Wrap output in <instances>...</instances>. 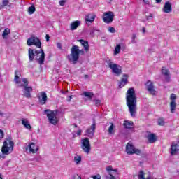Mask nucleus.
<instances>
[{
	"label": "nucleus",
	"instance_id": "f257e3e1",
	"mask_svg": "<svg viewBox=\"0 0 179 179\" xmlns=\"http://www.w3.org/2000/svg\"><path fill=\"white\" fill-rule=\"evenodd\" d=\"M126 102L131 117L136 115L137 99L134 87L129 88L126 93Z\"/></svg>",
	"mask_w": 179,
	"mask_h": 179
},
{
	"label": "nucleus",
	"instance_id": "f03ea898",
	"mask_svg": "<svg viewBox=\"0 0 179 179\" xmlns=\"http://www.w3.org/2000/svg\"><path fill=\"white\" fill-rule=\"evenodd\" d=\"M35 55L36 57L38 64L40 65H44V61H45V53H44V50L43 49L36 50L34 49L29 48L28 50L29 62H33V61H34Z\"/></svg>",
	"mask_w": 179,
	"mask_h": 179
},
{
	"label": "nucleus",
	"instance_id": "7ed1b4c3",
	"mask_svg": "<svg viewBox=\"0 0 179 179\" xmlns=\"http://www.w3.org/2000/svg\"><path fill=\"white\" fill-rule=\"evenodd\" d=\"M80 55H85V50L79 49V46L73 45L71 49V54L67 55V59L71 64H76L80 58Z\"/></svg>",
	"mask_w": 179,
	"mask_h": 179
},
{
	"label": "nucleus",
	"instance_id": "20e7f679",
	"mask_svg": "<svg viewBox=\"0 0 179 179\" xmlns=\"http://www.w3.org/2000/svg\"><path fill=\"white\" fill-rule=\"evenodd\" d=\"M13 146L15 143L12 141V138H6L1 147V152L4 155H10L13 152Z\"/></svg>",
	"mask_w": 179,
	"mask_h": 179
},
{
	"label": "nucleus",
	"instance_id": "39448f33",
	"mask_svg": "<svg viewBox=\"0 0 179 179\" xmlns=\"http://www.w3.org/2000/svg\"><path fill=\"white\" fill-rule=\"evenodd\" d=\"M45 114L47 115V118L52 125H57L58 124V118L57 117V113L50 109L45 110Z\"/></svg>",
	"mask_w": 179,
	"mask_h": 179
},
{
	"label": "nucleus",
	"instance_id": "423d86ee",
	"mask_svg": "<svg viewBox=\"0 0 179 179\" xmlns=\"http://www.w3.org/2000/svg\"><path fill=\"white\" fill-rule=\"evenodd\" d=\"M81 149L85 153L89 155L92 150V145H90V141L87 138L81 139Z\"/></svg>",
	"mask_w": 179,
	"mask_h": 179
},
{
	"label": "nucleus",
	"instance_id": "0eeeda50",
	"mask_svg": "<svg viewBox=\"0 0 179 179\" xmlns=\"http://www.w3.org/2000/svg\"><path fill=\"white\" fill-rule=\"evenodd\" d=\"M126 153L129 155H138V156H141L142 151L135 148V146H134L132 143H128L126 145Z\"/></svg>",
	"mask_w": 179,
	"mask_h": 179
},
{
	"label": "nucleus",
	"instance_id": "6e6552de",
	"mask_svg": "<svg viewBox=\"0 0 179 179\" xmlns=\"http://www.w3.org/2000/svg\"><path fill=\"white\" fill-rule=\"evenodd\" d=\"M108 67L112 70V72L115 73V75H117V76H120V75L122 73L121 66L117 64L110 62L108 63Z\"/></svg>",
	"mask_w": 179,
	"mask_h": 179
},
{
	"label": "nucleus",
	"instance_id": "1a4fd4ad",
	"mask_svg": "<svg viewBox=\"0 0 179 179\" xmlns=\"http://www.w3.org/2000/svg\"><path fill=\"white\" fill-rule=\"evenodd\" d=\"M27 45H36V47H38V48H41V41H40V39L38 38H36L34 36H31V38H29L27 41Z\"/></svg>",
	"mask_w": 179,
	"mask_h": 179
},
{
	"label": "nucleus",
	"instance_id": "9d476101",
	"mask_svg": "<svg viewBox=\"0 0 179 179\" xmlns=\"http://www.w3.org/2000/svg\"><path fill=\"white\" fill-rule=\"evenodd\" d=\"M145 87L148 92H149L150 94H152V96H156V90H155V85L153 84V82L148 80L145 83Z\"/></svg>",
	"mask_w": 179,
	"mask_h": 179
},
{
	"label": "nucleus",
	"instance_id": "9b49d317",
	"mask_svg": "<svg viewBox=\"0 0 179 179\" xmlns=\"http://www.w3.org/2000/svg\"><path fill=\"white\" fill-rule=\"evenodd\" d=\"M38 145L36 143H30L28 146L25 148V150H29V153H37L38 152Z\"/></svg>",
	"mask_w": 179,
	"mask_h": 179
},
{
	"label": "nucleus",
	"instance_id": "f8f14e48",
	"mask_svg": "<svg viewBox=\"0 0 179 179\" xmlns=\"http://www.w3.org/2000/svg\"><path fill=\"white\" fill-rule=\"evenodd\" d=\"M103 19V22L105 23H107L108 24L110 23H112L113 20H114V14L111 11L105 13Z\"/></svg>",
	"mask_w": 179,
	"mask_h": 179
},
{
	"label": "nucleus",
	"instance_id": "ddd939ff",
	"mask_svg": "<svg viewBox=\"0 0 179 179\" xmlns=\"http://www.w3.org/2000/svg\"><path fill=\"white\" fill-rule=\"evenodd\" d=\"M77 41L78 43H80L81 45L83 47L84 51H85V52H88L89 50H90V45H89V41H85L83 39H79V40H77Z\"/></svg>",
	"mask_w": 179,
	"mask_h": 179
},
{
	"label": "nucleus",
	"instance_id": "4468645a",
	"mask_svg": "<svg viewBox=\"0 0 179 179\" xmlns=\"http://www.w3.org/2000/svg\"><path fill=\"white\" fill-rule=\"evenodd\" d=\"M31 92H33V87H26L24 88V94L22 96L26 97L27 99H31Z\"/></svg>",
	"mask_w": 179,
	"mask_h": 179
},
{
	"label": "nucleus",
	"instance_id": "2eb2a0df",
	"mask_svg": "<svg viewBox=\"0 0 179 179\" xmlns=\"http://www.w3.org/2000/svg\"><path fill=\"white\" fill-rule=\"evenodd\" d=\"M173 11V8L171 7V3L170 1L165 2V4L163 8V12L164 13H170Z\"/></svg>",
	"mask_w": 179,
	"mask_h": 179
},
{
	"label": "nucleus",
	"instance_id": "dca6fc26",
	"mask_svg": "<svg viewBox=\"0 0 179 179\" xmlns=\"http://www.w3.org/2000/svg\"><path fill=\"white\" fill-rule=\"evenodd\" d=\"M38 99L41 104L43 106V104L47 103V93H45V92H41V96H38Z\"/></svg>",
	"mask_w": 179,
	"mask_h": 179
},
{
	"label": "nucleus",
	"instance_id": "f3484780",
	"mask_svg": "<svg viewBox=\"0 0 179 179\" xmlns=\"http://www.w3.org/2000/svg\"><path fill=\"white\" fill-rule=\"evenodd\" d=\"M106 171L108 173L110 177L108 179H115V176L113 175V171L117 173L118 171L117 169H113L111 165L106 167Z\"/></svg>",
	"mask_w": 179,
	"mask_h": 179
},
{
	"label": "nucleus",
	"instance_id": "a211bd4d",
	"mask_svg": "<svg viewBox=\"0 0 179 179\" xmlns=\"http://www.w3.org/2000/svg\"><path fill=\"white\" fill-rule=\"evenodd\" d=\"M128 83V74H124L123 78L121 79L120 82L119 83V87L122 89L125 85Z\"/></svg>",
	"mask_w": 179,
	"mask_h": 179
},
{
	"label": "nucleus",
	"instance_id": "6ab92c4d",
	"mask_svg": "<svg viewBox=\"0 0 179 179\" xmlns=\"http://www.w3.org/2000/svg\"><path fill=\"white\" fill-rule=\"evenodd\" d=\"M94 131H96V123H93L91 128L87 129L86 134L88 136H93L94 135Z\"/></svg>",
	"mask_w": 179,
	"mask_h": 179
},
{
	"label": "nucleus",
	"instance_id": "aec40b11",
	"mask_svg": "<svg viewBox=\"0 0 179 179\" xmlns=\"http://www.w3.org/2000/svg\"><path fill=\"white\" fill-rule=\"evenodd\" d=\"M94 19H96V15L88 14L85 17V22H87V24H89V23L92 24L93 23V22H94Z\"/></svg>",
	"mask_w": 179,
	"mask_h": 179
},
{
	"label": "nucleus",
	"instance_id": "412c9836",
	"mask_svg": "<svg viewBox=\"0 0 179 179\" xmlns=\"http://www.w3.org/2000/svg\"><path fill=\"white\" fill-rule=\"evenodd\" d=\"M80 26V21L76 20L73 22L70 25V30H76Z\"/></svg>",
	"mask_w": 179,
	"mask_h": 179
},
{
	"label": "nucleus",
	"instance_id": "4be33fe9",
	"mask_svg": "<svg viewBox=\"0 0 179 179\" xmlns=\"http://www.w3.org/2000/svg\"><path fill=\"white\" fill-rule=\"evenodd\" d=\"M149 143H155L157 141V136L155 134H151L148 136Z\"/></svg>",
	"mask_w": 179,
	"mask_h": 179
},
{
	"label": "nucleus",
	"instance_id": "5701e85b",
	"mask_svg": "<svg viewBox=\"0 0 179 179\" xmlns=\"http://www.w3.org/2000/svg\"><path fill=\"white\" fill-rule=\"evenodd\" d=\"M178 145L176 143H172L171 148V156H174L176 153H178V148H177Z\"/></svg>",
	"mask_w": 179,
	"mask_h": 179
},
{
	"label": "nucleus",
	"instance_id": "b1692460",
	"mask_svg": "<svg viewBox=\"0 0 179 179\" xmlns=\"http://www.w3.org/2000/svg\"><path fill=\"white\" fill-rule=\"evenodd\" d=\"M123 125L126 129H131V128L134 127V122L124 120Z\"/></svg>",
	"mask_w": 179,
	"mask_h": 179
},
{
	"label": "nucleus",
	"instance_id": "393cba45",
	"mask_svg": "<svg viewBox=\"0 0 179 179\" xmlns=\"http://www.w3.org/2000/svg\"><path fill=\"white\" fill-rule=\"evenodd\" d=\"M22 124L27 129H31V125H30V122L27 119L22 118L21 120Z\"/></svg>",
	"mask_w": 179,
	"mask_h": 179
},
{
	"label": "nucleus",
	"instance_id": "a878e982",
	"mask_svg": "<svg viewBox=\"0 0 179 179\" xmlns=\"http://www.w3.org/2000/svg\"><path fill=\"white\" fill-rule=\"evenodd\" d=\"M10 34V29L9 28H6L2 33V38L3 40H8V36Z\"/></svg>",
	"mask_w": 179,
	"mask_h": 179
},
{
	"label": "nucleus",
	"instance_id": "bb28decb",
	"mask_svg": "<svg viewBox=\"0 0 179 179\" xmlns=\"http://www.w3.org/2000/svg\"><path fill=\"white\" fill-rule=\"evenodd\" d=\"M176 108H177V104L176 103V101H171L170 103L171 113H176Z\"/></svg>",
	"mask_w": 179,
	"mask_h": 179
},
{
	"label": "nucleus",
	"instance_id": "cd10ccee",
	"mask_svg": "<svg viewBox=\"0 0 179 179\" xmlns=\"http://www.w3.org/2000/svg\"><path fill=\"white\" fill-rule=\"evenodd\" d=\"M114 124L110 123V126L108 129V132L109 135H114V134H115V130L114 129Z\"/></svg>",
	"mask_w": 179,
	"mask_h": 179
},
{
	"label": "nucleus",
	"instance_id": "c85d7f7f",
	"mask_svg": "<svg viewBox=\"0 0 179 179\" xmlns=\"http://www.w3.org/2000/svg\"><path fill=\"white\" fill-rule=\"evenodd\" d=\"M83 96H85V97H87L90 100H92V99H93V96H94V94H93V92H89L86 91L83 92Z\"/></svg>",
	"mask_w": 179,
	"mask_h": 179
},
{
	"label": "nucleus",
	"instance_id": "c756f323",
	"mask_svg": "<svg viewBox=\"0 0 179 179\" xmlns=\"http://www.w3.org/2000/svg\"><path fill=\"white\" fill-rule=\"evenodd\" d=\"M14 81L17 85H19V83H20V80H19V71L17 70L15 71Z\"/></svg>",
	"mask_w": 179,
	"mask_h": 179
},
{
	"label": "nucleus",
	"instance_id": "7c9ffc66",
	"mask_svg": "<svg viewBox=\"0 0 179 179\" xmlns=\"http://www.w3.org/2000/svg\"><path fill=\"white\" fill-rule=\"evenodd\" d=\"M138 178L139 179H150V176H148L145 178V172H143V171H141L139 174H138Z\"/></svg>",
	"mask_w": 179,
	"mask_h": 179
},
{
	"label": "nucleus",
	"instance_id": "2f4dec72",
	"mask_svg": "<svg viewBox=\"0 0 179 179\" xmlns=\"http://www.w3.org/2000/svg\"><path fill=\"white\" fill-rule=\"evenodd\" d=\"M2 3L3 6H1V9H2L3 6H8V8H10L12 6V3L9 2V0H3Z\"/></svg>",
	"mask_w": 179,
	"mask_h": 179
},
{
	"label": "nucleus",
	"instance_id": "473e14b6",
	"mask_svg": "<svg viewBox=\"0 0 179 179\" xmlns=\"http://www.w3.org/2000/svg\"><path fill=\"white\" fill-rule=\"evenodd\" d=\"M74 162L76 164H79L82 162V156L76 155L74 157Z\"/></svg>",
	"mask_w": 179,
	"mask_h": 179
},
{
	"label": "nucleus",
	"instance_id": "72a5a7b5",
	"mask_svg": "<svg viewBox=\"0 0 179 179\" xmlns=\"http://www.w3.org/2000/svg\"><path fill=\"white\" fill-rule=\"evenodd\" d=\"M36 12V7L34 6H31L28 8V13L29 15H33Z\"/></svg>",
	"mask_w": 179,
	"mask_h": 179
},
{
	"label": "nucleus",
	"instance_id": "f704fd0d",
	"mask_svg": "<svg viewBox=\"0 0 179 179\" xmlns=\"http://www.w3.org/2000/svg\"><path fill=\"white\" fill-rule=\"evenodd\" d=\"M157 124L158 125H159V127H164V124H165L164 118L163 117L158 118Z\"/></svg>",
	"mask_w": 179,
	"mask_h": 179
},
{
	"label": "nucleus",
	"instance_id": "c9c22d12",
	"mask_svg": "<svg viewBox=\"0 0 179 179\" xmlns=\"http://www.w3.org/2000/svg\"><path fill=\"white\" fill-rule=\"evenodd\" d=\"M120 51H121V45H117L115 48L114 55H117V54H120Z\"/></svg>",
	"mask_w": 179,
	"mask_h": 179
},
{
	"label": "nucleus",
	"instance_id": "e433bc0d",
	"mask_svg": "<svg viewBox=\"0 0 179 179\" xmlns=\"http://www.w3.org/2000/svg\"><path fill=\"white\" fill-rule=\"evenodd\" d=\"M22 82L24 83V89L26 87H29V80L27 78H23Z\"/></svg>",
	"mask_w": 179,
	"mask_h": 179
},
{
	"label": "nucleus",
	"instance_id": "4c0bfd02",
	"mask_svg": "<svg viewBox=\"0 0 179 179\" xmlns=\"http://www.w3.org/2000/svg\"><path fill=\"white\" fill-rule=\"evenodd\" d=\"M162 75H164V76L170 74L169 73V70L166 69L164 67H163L162 69Z\"/></svg>",
	"mask_w": 179,
	"mask_h": 179
},
{
	"label": "nucleus",
	"instance_id": "58836bf2",
	"mask_svg": "<svg viewBox=\"0 0 179 179\" xmlns=\"http://www.w3.org/2000/svg\"><path fill=\"white\" fill-rule=\"evenodd\" d=\"M108 31H110V33H115V28L113 27H109Z\"/></svg>",
	"mask_w": 179,
	"mask_h": 179
},
{
	"label": "nucleus",
	"instance_id": "ea45409f",
	"mask_svg": "<svg viewBox=\"0 0 179 179\" xmlns=\"http://www.w3.org/2000/svg\"><path fill=\"white\" fill-rule=\"evenodd\" d=\"M94 101H95V105L96 106V107H99V106H100V104H101V101H100L99 99H96Z\"/></svg>",
	"mask_w": 179,
	"mask_h": 179
},
{
	"label": "nucleus",
	"instance_id": "a19ab883",
	"mask_svg": "<svg viewBox=\"0 0 179 179\" xmlns=\"http://www.w3.org/2000/svg\"><path fill=\"white\" fill-rule=\"evenodd\" d=\"M170 99H171V100L172 101H176V94H171Z\"/></svg>",
	"mask_w": 179,
	"mask_h": 179
},
{
	"label": "nucleus",
	"instance_id": "79ce46f5",
	"mask_svg": "<svg viewBox=\"0 0 179 179\" xmlns=\"http://www.w3.org/2000/svg\"><path fill=\"white\" fill-rule=\"evenodd\" d=\"M5 134L3 133V131L2 129H0V139H3Z\"/></svg>",
	"mask_w": 179,
	"mask_h": 179
},
{
	"label": "nucleus",
	"instance_id": "37998d69",
	"mask_svg": "<svg viewBox=\"0 0 179 179\" xmlns=\"http://www.w3.org/2000/svg\"><path fill=\"white\" fill-rule=\"evenodd\" d=\"M135 38H136V34H133V35H132V40H131V43L133 44H134V43H135Z\"/></svg>",
	"mask_w": 179,
	"mask_h": 179
},
{
	"label": "nucleus",
	"instance_id": "c03bdc74",
	"mask_svg": "<svg viewBox=\"0 0 179 179\" xmlns=\"http://www.w3.org/2000/svg\"><path fill=\"white\" fill-rule=\"evenodd\" d=\"M65 2H66V1H65V0H60V1H59L60 6H65Z\"/></svg>",
	"mask_w": 179,
	"mask_h": 179
},
{
	"label": "nucleus",
	"instance_id": "a18cd8bd",
	"mask_svg": "<svg viewBox=\"0 0 179 179\" xmlns=\"http://www.w3.org/2000/svg\"><path fill=\"white\" fill-rule=\"evenodd\" d=\"M165 76H166V78H165L166 82H170V79H171L170 74H168Z\"/></svg>",
	"mask_w": 179,
	"mask_h": 179
},
{
	"label": "nucleus",
	"instance_id": "49530a36",
	"mask_svg": "<svg viewBox=\"0 0 179 179\" xmlns=\"http://www.w3.org/2000/svg\"><path fill=\"white\" fill-rule=\"evenodd\" d=\"M92 178L93 179H101V176L99 174H98V175H95V176H92Z\"/></svg>",
	"mask_w": 179,
	"mask_h": 179
},
{
	"label": "nucleus",
	"instance_id": "de8ad7c7",
	"mask_svg": "<svg viewBox=\"0 0 179 179\" xmlns=\"http://www.w3.org/2000/svg\"><path fill=\"white\" fill-rule=\"evenodd\" d=\"M57 48H59V50H62V45L61 44V43H57Z\"/></svg>",
	"mask_w": 179,
	"mask_h": 179
},
{
	"label": "nucleus",
	"instance_id": "09e8293b",
	"mask_svg": "<svg viewBox=\"0 0 179 179\" xmlns=\"http://www.w3.org/2000/svg\"><path fill=\"white\" fill-rule=\"evenodd\" d=\"M77 135H78V136H80V135H82V130H80V129L78 130V131H77Z\"/></svg>",
	"mask_w": 179,
	"mask_h": 179
},
{
	"label": "nucleus",
	"instance_id": "8fccbe9b",
	"mask_svg": "<svg viewBox=\"0 0 179 179\" xmlns=\"http://www.w3.org/2000/svg\"><path fill=\"white\" fill-rule=\"evenodd\" d=\"M45 39H46V41H50V35L46 34Z\"/></svg>",
	"mask_w": 179,
	"mask_h": 179
},
{
	"label": "nucleus",
	"instance_id": "3c124183",
	"mask_svg": "<svg viewBox=\"0 0 179 179\" xmlns=\"http://www.w3.org/2000/svg\"><path fill=\"white\" fill-rule=\"evenodd\" d=\"M143 1L144 3H145V5H149V0H143Z\"/></svg>",
	"mask_w": 179,
	"mask_h": 179
},
{
	"label": "nucleus",
	"instance_id": "603ef678",
	"mask_svg": "<svg viewBox=\"0 0 179 179\" xmlns=\"http://www.w3.org/2000/svg\"><path fill=\"white\" fill-rule=\"evenodd\" d=\"M142 31H143V33H146V28H145V27H143L142 28Z\"/></svg>",
	"mask_w": 179,
	"mask_h": 179
},
{
	"label": "nucleus",
	"instance_id": "864d4df0",
	"mask_svg": "<svg viewBox=\"0 0 179 179\" xmlns=\"http://www.w3.org/2000/svg\"><path fill=\"white\" fill-rule=\"evenodd\" d=\"M84 78H85V79H88L89 75H87V74L84 75Z\"/></svg>",
	"mask_w": 179,
	"mask_h": 179
},
{
	"label": "nucleus",
	"instance_id": "5fc2aeb1",
	"mask_svg": "<svg viewBox=\"0 0 179 179\" xmlns=\"http://www.w3.org/2000/svg\"><path fill=\"white\" fill-rule=\"evenodd\" d=\"M157 3H160V2H162V0H155Z\"/></svg>",
	"mask_w": 179,
	"mask_h": 179
},
{
	"label": "nucleus",
	"instance_id": "6e6d98bb",
	"mask_svg": "<svg viewBox=\"0 0 179 179\" xmlns=\"http://www.w3.org/2000/svg\"><path fill=\"white\" fill-rule=\"evenodd\" d=\"M150 17H153V15L152 14H150Z\"/></svg>",
	"mask_w": 179,
	"mask_h": 179
},
{
	"label": "nucleus",
	"instance_id": "4d7b16f0",
	"mask_svg": "<svg viewBox=\"0 0 179 179\" xmlns=\"http://www.w3.org/2000/svg\"><path fill=\"white\" fill-rule=\"evenodd\" d=\"M0 115H3V113L2 112H0Z\"/></svg>",
	"mask_w": 179,
	"mask_h": 179
},
{
	"label": "nucleus",
	"instance_id": "13d9d810",
	"mask_svg": "<svg viewBox=\"0 0 179 179\" xmlns=\"http://www.w3.org/2000/svg\"><path fill=\"white\" fill-rule=\"evenodd\" d=\"M74 127H75V128H78V125H76V124H75Z\"/></svg>",
	"mask_w": 179,
	"mask_h": 179
},
{
	"label": "nucleus",
	"instance_id": "bf43d9fd",
	"mask_svg": "<svg viewBox=\"0 0 179 179\" xmlns=\"http://www.w3.org/2000/svg\"><path fill=\"white\" fill-rule=\"evenodd\" d=\"M0 179H3V178H2V176H1V175H0Z\"/></svg>",
	"mask_w": 179,
	"mask_h": 179
},
{
	"label": "nucleus",
	"instance_id": "052dcab7",
	"mask_svg": "<svg viewBox=\"0 0 179 179\" xmlns=\"http://www.w3.org/2000/svg\"><path fill=\"white\" fill-rule=\"evenodd\" d=\"M69 97H70V99H72V96H70Z\"/></svg>",
	"mask_w": 179,
	"mask_h": 179
},
{
	"label": "nucleus",
	"instance_id": "680f3d73",
	"mask_svg": "<svg viewBox=\"0 0 179 179\" xmlns=\"http://www.w3.org/2000/svg\"><path fill=\"white\" fill-rule=\"evenodd\" d=\"M1 6H0V10H1Z\"/></svg>",
	"mask_w": 179,
	"mask_h": 179
},
{
	"label": "nucleus",
	"instance_id": "e2e57ef3",
	"mask_svg": "<svg viewBox=\"0 0 179 179\" xmlns=\"http://www.w3.org/2000/svg\"><path fill=\"white\" fill-rule=\"evenodd\" d=\"M0 157H1V155H0Z\"/></svg>",
	"mask_w": 179,
	"mask_h": 179
}]
</instances>
